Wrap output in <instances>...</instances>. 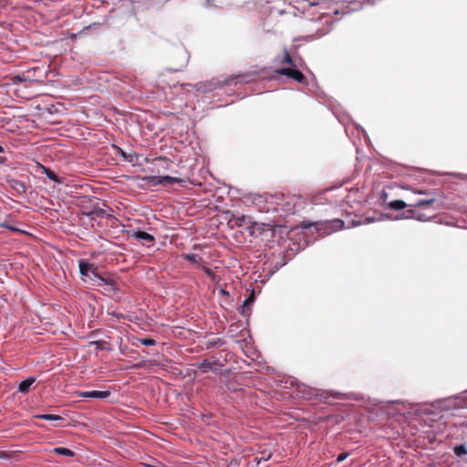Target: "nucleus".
<instances>
[{"instance_id":"f3484780","label":"nucleus","mask_w":467,"mask_h":467,"mask_svg":"<svg viewBox=\"0 0 467 467\" xmlns=\"http://www.w3.org/2000/svg\"><path fill=\"white\" fill-rule=\"evenodd\" d=\"M118 152L119 155L128 162H133L135 158V153L133 151L127 152L123 150L121 148L117 147Z\"/></svg>"},{"instance_id":"4468645a","label":"nucleus","mask_w":467,"mask_h":467,"mask_svg":"<svg viewBox=\"0 0 467 467\" xmlns=\"http://www.w3.org/2000/svg\"><path fill=\"white\" fill-rule=\"evenodd\" d=\"M87 215L90 219L103 218L105 216H109V214L106 213V211H104L101 208L94 209L91 212H89L88 213H87Z\"/></svg>"},{"instance_id":"79ce46f5","label":"nucleus","mask_w":467,"mask_h":467,"mask_svg":"<svg viewBox=\"0 0 467 467\" xmlns=\"http://www.w3.org/2000/svg\"><path fill=\"white\" fill-rule=\"evenodd\" d=\"M269 458H270V454L266 458H264V460L266 461V460H269Z\"/></svg>"},{"instance_id":"e433bc0d","label":"nucleus","mask_w":467,"mask_h":467,"mask_svg":"<svg viewBox=\"0 0 467 467\" xmlns=\"http://www.w3.org/2000/svg\"><path fill=\"white\" fill-rule=\"evenodd\" d=\"M220 292L223 294V295H229V293L225 290V289H221Z\"/></svg>"},{"instance_id":"ea45409f","label":"nucleus","mask_w":467,"mask_h":467,"mask_svg":"<svg viewBox=\"0 0 467 467\" xmlns=\"http://www.w3.org/2000/svg\"><path fill=\"white\" fill-rule=\"evenodd\" d=\"M97 25H98L97 23H93L92 25L88 26L87 28L88 29V28H90V27H92L94 26H97Z\"/></svg>"},{"instance_id":"cd10ccee","label":"nucleus","mask_w":467,"mask_h":467,"mask_svg":"<svg viewBox=\"0 0 467 467\" xmlns=\"http://www.w3.org/2000/svg\"><path fill=\"white\" fill-rule=\"evenodd\" d=\"M0 227H3V228H5V229H8V230H11L12 232H15V233H20L22 232L20 229L9 224V223L7 221H5V222H2L0 223Z\"/></svg>"},{"instance_id":"37998d69","label":"nucleus","mask_w":467,"mask_h":467,"mask_svg":"<svg viewBox=\"0 0 467 467\" xmlns=\"http://www.w3.org/2000/svg\"><path fill=\"white\" fill-rule=\"evenodd\" d=\"M315 228H316L317 230H319V228H317V223H315Z\"/></svg>"},{"instance_id":"423d86ee","label":"nucleus","mask_w":467,"mask_h":467,"mask_svg":"<svg viewBox=\"0 0 467 467\" xmlns=\"http://www.w3.org/2000/svg\"><path fill=\"white\" fill-rule=\"evenodd\" d=\"M110 392L108 390H89V391H80L78 393V397L81 398H92V399H99L105 400L109 398Z\"/></svg>"},{"instance_id":"f704fd0d","label":"nucleus","mask_w":467,"mask_h":467,"mask_svg":"<svg viewBox=\"0 0 467 467\" xmlns=\"http://www.w3.org/2000/svg\"><path fill=\"white\" fill-rule=\"evenodd\" d=\"M227 389H228L229 390H232V391H236V390H237V389H236L234 386H232V382H229V383L227 384Z\"/></svg>"},{"instance_id":"2f4dec72","label":"nucleus","mask_w":467,"mask_h":467,"mask_svg":"<svg viewBox=\"0 0 467 467\" xmlns=\"http://www.w3.org/2000/svg\"><path fill=\"white\" fill-rule=\"evenodd\" d=\"M412 192L420 195H430L431 192L429 190H421V189H410Z\"/></svg>"},{"instance_id":"f257e3e1","label":"nucleus","mask_w":467,"mask_h":467,"mask_svg":"<svg viewBox=\"0 0 467 467\" xmlns=\"http://www.w3.org/2000/svg\"><path fill=\"white\" fill-rule=\"evenodd\" d=\"M79 274L81 280L93 286L112 285L113 280L109 277H105L99 273V268L95 264L89 263L86 260L78 261Z\"/></svg>"},{"instance_id":"6e6552de","label":"nucleus","mask_w":467,"mask_h":467,"mask_svg":"<svg viewBox=\"0 0 467 467\" xmlns=\"http://www.w3.org/2000/svg\"><path fill=\"white\" fill-rule=\"evenodd\" d=\"M285 383L286 384L289 383L290 387L296 386L297 391L300 392L306 398H309L313 394L311 389H309L307 386H306L303 383H301V384L297 383L296 379H290Z\"/></svg>"},{"instance_id":"bb28decb","label":"nucleus","mask_w":467,"mask_h":467,"mask_svg":"<svg viewBox=\"0 0 467 467\" xmlns=\"http://www.w3.org/2000/svg\"><path fill=\"white\" fill-rule=\"evenodd\" d=\"M223 344H224V342L221 338L213 339V340L208 341L207 348L221 347Z\"/></svg>"},{"instance_id":"b1692460","label":"nucleus","mask_w":467,"mask_h":467,"mask_svg":"<svg viewBox=\"0 0 467 467\" xmlns=\"http://www.w3.org/2000/svg\"><path fill=\"white\" fill-rule=\"evenodd\" d=\"M281 64H288L290 67H296L294 60L292 59L289 52L286 49L285 50L284 57Z\"/></svg>"},{"instance_id":"412c9836","label":"nucleus","mask_w":467,"mask_h":467,"mask_svg":"<svg viewBox=\"0 0 467 467\" xmlns=\"http://www.w3.org/2000/svg\"><path fill=\"white\" fill-rule=\"evenodd\" d=\"M144 180L151 186H158L161 184V176H147Z\"/></svg>"},{"instance_id":"dca6fc26","label":"nucleus","mask_w":467,"mask_h":467,"mask_svg":"<svg viewBox=\"0 0 467 467\" xmlns=\"http://www.w3.org/2000/svg\"><path fill=\"white\" fill-rule=\"evenodd\" d=\"M389 208L396 211H400L407 207V203L402 200H395L388 204Z\"/></svg>"},{"instance_id":"393cba45","label":"nucleus","mask_w":467,"mask_h":467,"mask_svg":"<svg viewBox=\"0 0 467 467\" xmlns=\"http://www.w3.org/2000/svg\"><path fill=\"white\" fill-rule=\"evenodd\" d=\"M254 301V294H251L244 301V304L243 306H241L242 307V314L244 315L245 314V309L246 307H248L251 304H253Z\"/></svg>"},{"instance_id":"1a4fd4ad","label":"nucleus","mask_w":467,"mask_h":467,"mask_svg":"<svg viewBox=\"0 0 467 467\" xmlns=\"http://www.w3.org/2000/svg\"><path fill=\"white\" fill-rule=\"evenodd\" d=\"M36 379L35 377L26 378V379L19 383L18 391L23 394H26L29 391L30 387L36 382Z\"/></svg>"},{"instance_id":"f8f14e48","label":"nucleus","mask_w":467,"mask_h":467,"mask_svg":"<svg viewBox=\"0 0 467 467\" xmlns=\"http://www.w3.org/2000/svg\"><path fill=\"white\" fill-rule=\"evenodd\" d=\"M35 418L45 420L65 421V419L63 417L57 415V414H48V413L37 414L35 416Z\"/></svg>"},{"instance_id":"a18cd8bd","label":"nucleus","mask_w":467,"mask_h":467,"mask_svg":"<svg viewBox=\"0 0 467 467\" xmlns=\"http://www.w3.org/2000/svg\"><path fill=\"white\" fill-rule=\"evenodd\" d=\"M157 467H165L163 464L157 465Z\"/></svg>"},{"instance_id":"c03bdc74","label":"nucleus","mask_w":467,"mask_h":467,"mask_svg":"<svg viewBox=\"0 0 467 467\" xmlns=\"http://www.w3.org/2000/svg\"><path fill=\"white\" fill-rule=\"evenodd\" d=\"M17 79H18L19 81H21V80H22V78L18 76V77H17Z\"/></svg>"},{"instance_id":"7c9ffc66","label":"nucleus","mask_w":467,"mask_h":467,"mask_svg":"<svg viewBox=\"0 0 467 467\" xmlns=\"http://www.w3.org/2000/svg\"><path fill=\"white\" fill-rule=\"evenodd\" d=\"M156 161L163 169H168L169 164H170L169 161L166 158L160 157V158L156 159Z\"/></svg>"},{"instance_id":"6ab92c4d","label":"nucleus","mask_w":467,"mask_h":467,"mask_svg":"<svg viewBox=\"0 0 467 467\" xmlns=\"http://www.w3.org/2000/svg\"><path fill=\"white\" fill-rule=\"evenodd\" d=\"M161 185H173L174 183L180 182V179L172 177V176L165 175V176H161Z\"/></svg>"},{"instance_id":"aec40b11","label":"nucleus","mask_w":467,"mask_h":467,"mask_svg":"<svg viewBox=\"0 0 467 467\" xmlns=\"http://www.w3.org/2000/svg\"><path fill=\"white\" fill-rule=\"evenodd\" d=\"M202 372H208L213 368L212 363L208 359H203L195 365Z\"/></svg>"},{"instance_id":"39448f33","label":"nucleus","mask_w":467,"mask_h":467,"mask_svg":"<svg viewBox=\"0 0 467 467\" xmlns=\"http://www.w3.org/2000/svg\"><path fill=\"white\" fill-rule=\"evenodd\" d=\"M6 183L8 186L16 192V193L19 196H24L26 193L27 187L25 182L14 179V178H6Z\"/></svg>"},{"instance_id":"9d476101","label":"nucleus","mask_w":467,"mask_h":467,"mask_svg":"<svg viewBox=\"0 0 467 467\" xmlns=\"http://www.w3.org/2000/svg\"><path fill=\"white\" fill-rule=\"evenodd\" d=\"M43 173L52 182H57L58 184L63 183L61 178H59L55 171L51 169L42 166Z\"/></svg>"},{"instance_id":"a211bd4d","label":"nucleus","mask_w":467,"mask_h":467,"mask_svg":"<svg viewBox=\"0 0 467 467\" xmlns=\"http://www.w3.org/2000/svg\"><path fill=\"white\" fill-rule=\"evenodd\" d=\"M95 346V348L98 350H107L110 351L111 348L109 347V344L105 340H96L91 343Z\"/></svg>"},{"instance_id":"5701e85b","label":"nucleus","mask_w":467,"mask_h":467,"mask_svg":"<svg viewBox=\"0 0 467 467\" xmlns=\"http://www.w3.org/2000/svg\"><path fill=\"white\" fill-rule=\"evenodd\" d=\"M453 452L456 456L461 457L467 454V450L464 444H460L453 448Z\"/></svg>"},{"instance_id":"f03ea898","label":"nucleus","mask_w":467,"mask_h":467,"mask_svg":"<svg viewBox=\"0 0 467 467\" xmlns=\"http://www.w3.org/2000/svg\"><path fill=\"white\" fill-rule=\"evenodd\" d=\"M255 74L254 73H245L237 76H230L224 78L223 81L220 80H211L206 82H200L195 85L198 91L202 93L211 92L216 88H221L223 85H236V84H247L252 82L254 79Z\"/></svg>"},{"instance_id":"473e14b6","label":"nucleus","mask_w":467,"mask_h":467,"mask_svg":"<svg viewBox=\"0 0 467 467\" xmlns=\"http://www.w3.org/2000/svg\"><path fill=\"white\" fill-rule=\"evenodd\" d=\"M348 455L349 454L347 453V452H343V453L338 454L337 457V460H336L337 462H341L345 461L348 457Z\"/></svg>"},{"instance_id":"4c0bfd02","label":"nucleus","mask_w":467,"mask_h":467,"mask_svg":"<svg viewBox=\"0 0 467 467\" xmlns=\"http://www.w3.org/2000/svg\"><path fill=\"white\" fill-rule=\"evenodd\" d=\"M320 2L308 3L309 5H318Z\"/></svg>"},{"instance_id":"20e7f679","label":"nucleus","mask_w":467,"mask_h":467,"mask_svg":"<svg viewBox=\"0 0 467 467\" xmlns=\"http://www.w3.org/2000/svg\"><path fill=\"white\" fill-rule=\"evenodd\" d=\"M229 223H232L233 226L243 227L244 229H248L254 223L252 222L251 217L246 215H234L229 219Z\"/></svg>"},{"instance_id":"0eeeda50","label":"nucleus","mask_w":467,"mask_h":467,"mask_svg":"<svg viewBox=\"0 0 467 467\" xmlns=\"http://www.w3.org/2000/svg\"><path fill=\"white\" fill-rule=\"evenodd\" d=\"M133 237L141 241L142 244L148 247L153 245L155 241V238L152 234L140 230L134 232Z\"/></svg>"},{"instance_id":"4be33fe9","label":"nucleus","mask_w":467,"mask_h":467,"mask_svg":"<svg viewBox=\"0 0 467 467\" xmlns=\"http://www.w3.org/2000/svg\"><path fill=\"white\" fill-rule=\"evenodd\" d=\"M200 268L211 278L213 282H217L218 277L217 275L213 272V270L205 265H201Z\"/></svg>"},{"instance_id":"c85d7f7f","label":"nucleus","mask_w":467,"mask_h":467,"mask_svg":"<svg viewBox=\"0 0 467 467\" xmlns=\"http://www.w3.org/2000/svg\"><path fill=\"white\" fill-rule=\"evenodd\" d=\"M139 340L143 346L147 347L154 346L156 344V340L151 337L140 338Z\"/></svg>"},{"instance_id":"58836bf2","label":"nucleus","mask_w":467,"mask_h":467,"mask_svg":"<svg viewBox=\"0 0 467 467\" xmlns=\"http://www.w3.org/2000/svg\"><path fill=\"white\" fill-rule=\"evenodd\" d=\"M5 368L2 365H0V372H5Z\"/></svg>"},{"instance_id":"c9c22d12","label":"nucleus","mask_w":467,"mask_h":467,"mask_svg":"<svg viewBox=\"0 0 467 467\" xmlns=\"http://www.w3.org/2000/svg\"><path fill=\"white\" fill-rule=\"evenodd\" d=\"M205 1H206L207 5L214 6L213 0H205Z\"/></svg>"},{"instance_id":"a878e982","label":"nucleus","mask_w":467,"mask_h":467,"mask_svg":"<svg viewBox=\"0 0 467 467\" xmlns=\"http://www.w3.org/2000/svg\"><path fill=\"white\" fill-rule=\"evenodd\" d=\"M434 202H435V199L433 197H431L429 199L419 200L415 205L417 207H423V206L431 205V204L434 203Z\"/></svg>"},{"instance_id":"7ed1b4c3","label":"nucleus","mask_w":467,"mask_h":467,"mask_svg":"<svg viewBox=\"0 0 467 467\" xmlns=\"http://www.w3.org/2000/svg\"><path fill=\"white\" fill-rule=\"evenodd\" d=\"M275 72L279 75H283L287 78H290L298 83H301V84L307 83L306 76L300 70H298L296 68V66L292 67L279 68V69H276Z\"/></svg>"},{"instance_id":"ddd939ff","label":"nucleus","mask_w":467,"mask_h":467,"mask_svg":"<svg viewBox=\"0 0 467 467\" xmlns=\"http://www.w3.org/2000/svg\"><path fill=\"white\" fill-rule=\"evenodd\" d=\"M324 225H326V228L329 227L333 231H337V230H340L344 227V222L342 220L337 219V220H333L331 222H327L324 223Z\"/></svg>"},{"instance_id":"9b49d317","label":"nucleus","mask_w":467,"mask_h":467,"mask_svg":"<svg viewBox=\"0 0 467 467\" xmlns=\"http://www.w3.org/2000/svg\"><path fill=\"white\" fill-rule=\"evenodd\" d=\"M182 256L183 259L197 265L198 267L202 265L201 262L202 261V258L197 254H183Z\"/></svg>"},{"instance_id":"72a5a7b5","label":"nucleus","mask_w":467,"mask_h":467,"mask_svg":"<svg viewBox=\"0 0 467 467\" xmlns=\"http://www.w3.org/2000/svg\"><path fill=\"white\" fill-rule=\"evenodd\" d=\"M4 151V148L0 146V164H4L7 161L6 157L3 155Z\"/></svg>"},{"instance_id":"a19ab883","label":"nucleus","mask_w":467,"mask_h":467,"mask_svg":"<svg viewBox=\"0 0 467 467\" xmlns=\"http://www.w3.org/2000/svg\"><path fill=\"white\" fill-rule=\"evenodd\" d=\"M146 467H157V465L146 464Z\"/></svg>"},{"instance_id":"2eb2a0df","label":"nucleus","mask_w":467,"mask_h":467,"mask_svg":"<svg viewBox=\"0 0 467 467\" xmlns=\"http://www.w3.org/2000/svg\"><path fill=\"white\" fill-rule=\"evenodd\" d=\"M53 452L67 457H73L75 455L72 450L64 447H56L53 449Z\"/></svg>"},{"instance_id":"c756f323","label":"nucleus","mask_w":467,"mask_h":467,"mask_svg":"<svg viewBox=\"0 0 467 467\" xmlns=\"http://www.w3.org/2000/svg\"><path fill=\"white\" fill-rule=\"evenodd\" d=\"M410 212L412 213V216L411 217L417 219L418 221H421V222L427 221V217H426L425 214L420 213H415L412 210H410Z\"/></svg>"}]
</instances>
